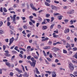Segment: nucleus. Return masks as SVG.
I'll list each match as a JSON object with an SVG mask.
<instances>
[{
    "instance_id": "052dcab7",
    "label": "nucleus",
    "mask_w": 77,
    "mask_h": 77,
    "mask_svg": "<svg viewBox=\"0 0 77 77\" xmlns=\"http://www.w3.org/2000/svg\"><path fill=\"white\" fill-rule=\"evenodd\" d=\"M19 56L21 58H23V55H22V54H19Z\"/></svg>"
},
{
    "instance_id": "338daca9",
    "label": "nucleus",
    "mask_w": 77,
    "mask_h": 77,
    "mask_svg": "<svg viewBox=\"0 0 77 77\" xmlns=\"http://www.w3.org/2000/svg\"><path fill=\"white\" fill-rule=\"evenodd\" d=\"M66 39H67V40H69V39H70V37H69L68 36L66 38Z\"/></svg>"
},
{
    "instance_id": "a211bd4d",
    "label": "nucleus",
    "mask_w": 77,
    "mask_h": 77,
    "mask_svg": "<svg viewBox=\"0 0 77 77\" xmlns=\"http://www.w3.org/2000/svg\"><path fill=\"white\" fill-rule=\"evenodd\" d=\"M47 27L46 26H43L42 29L43 30H45V29H47Z\"/></svg>"
},
{
    "instance_id": "39448f33",
    "label": "nucleus",
    "mask_w": 77,
    "mask_h": 77,
    "mask_svg": "<svg viewBox=\"0 0 77 77\" xmlns=\"http://www.w3.org/2000/svg\"><path fill=\"white\" fill-rule=\"evenodd\" d=\"M51 50L54 51H59V49L54 47L51 49Z\"/></svg>"
},
{
    "instance_id": "2f4dec72",
    "label": "nucleus",
    "mask_w": 77,
    "mask_h": 77,
    "mask_svg": "<svg viewBox=\"0 0 77 77\" xmlns=\"http://www.w3.org/2000/svg\"><path fill=\"white\" fill-rule=\"evenodd\" d=\"M30 20L32 22V23H33L34 24H35V21L32 19H30Z\"/></svg>"
},
{
    "instance_id": "ea45409f",
    "label": "nucleus",
    "mask_w": 77,
    "mask_h": 77,
    "mask_svg": "<svg viewBox=\"0 0 77 77\" xmlns=\"http://www.w3.org/2000/svg\"><path fill=\"white\" fill-rule=\"evenodd\" d=\"M72 63H75L76 64H77V62L74 60H72Z\"/></svg>"
},
{
    "instance_id": "20e7f679",
    "label": "nucleus",
    "mask_w": 77,
    "mask_h": 77,
    "mask_svg": "<svg viewBox=\"0 0 77 77\" xmlns=\"http://www.w3.org/2000/svg\"><path fill=\"white\" fill-rule=\"evenodd\" d=\"M24 45V42H20V44L18 45V46L20 47H23Z\"/></svg>"
},
{
    "instance_id": "1a4fd4ad",
    "label": "nucleus",
    "mask_w": 77,
    "mask_h": 77,
    "mask_svg": "<svg viewBox=\"0 0 77 77\" xmlns=\"http://www.w3.org/2000/svg\"><path fill=\"white\" fill-rule=\"evenodd\" d=\"M49 39V38L48 37H46V38L42 39V41H48Z\"/></svg>"
},
{
    "instance_id": "423d86ee",
    "label": "nucleus",
    "mask_w": 77,
    "mask_h": 77,
    "mask_svg": "<svg viewBox=\"0 0 77 77\" xmlns=\"http://www.w3.org/2000/svg\"><path fill=\"white\" fill-rule=\"evenodd\" d=\"M36 64V63L32 62V63L31 62V64H30L31 66H33V67H35V64Z\"/></svg>"
},
{
    "instance_id": "f704fd0d",
    "label": "nucleus",
    "mask_w": 77,
    "mask_h": 77,
    "mask_svg": "<svg viewBox=\"0 0 77 77\" xmlns=\"http://www.w3.org/2000/svg\"><path fill=\"white\" fill-rule=\"evenodd\" d=\"M3 21H1L0 22V27L2 26V25H3Z\"/></svg>"
},
{
    "instance_id": "aec40b11",
    "label": "nucleus",
    "mask_w": 77,
    "mask_h": 77,
    "mask_svg": "<svg viewBox=\"0 0 77 77\" xmlns=\"http://www.w3.org/2000/svg\"><path fill=\"white\" fill-rule=\"evenodd\" d=\"M5 55L6 57H9L10 56H11V55L9 54V53L7 54H5Z\"/></svg>"
},
{
    "instance_id": "c85d7f7f",
    "label": "nucleus",
    "mask_w": 77,
    "mask_h": 77,
    "mask_svg": "<svg viewBox=\"0 0 77 77\" xmlns=\"http://www.w3.org/2000/svg\"><path fill=\"white\" fill-rule=\"evenodd\" d=\"M54 20V17H51V22H53Z\"/></svg>"
},
{
    "instance_id": "58836bf2",
    "label": "nucleus",
    "mask_w": 77,
    "mask_h": 77,
    "mask_svg": "<svg viewBox=\"0 0 77 77\" xmlns=\"http://www.w3.org/2000/svg\"><path fill=\"white\" fill-rule=\"evenodd\" d=\"M6 46H5V45H3V49L4 51H5V49H6Z\"/></svg>"
},
{
    "instance_id": "603ef678",
    "label": "nucleus",
    "mask_w": 77,
    "mask_h": 77,
    "mask_svg": "<svg viewBox=\"0 0 77 77\" xmlns=\"http://www.w3.org/2000/svg\"><path fill=\"white\" fill-rule=\"evenodd\" d=\"M23 77H29V75H23Z\"/></svg>"
},
{
    "instance_id": "5fc2aeb1",
    "label": "nucleus",
    "mask_w": 77,
    "mask_h": 77,
    "mask_svg": "<svg viewBox=\"0 0 77 77\" xmlns=\"http://www.w3.org/2000/svg\"><path fill=\"white\" fill-rule=\"evenodd\" d=\"M52 54H53V56H54V57H56V54H55V53H53Z\"/></svg>"
},
{
    "instance_id": "3c124183",
    "label": "nucleus",
    "mask_w": 77,
    "mask_h": 77,
    "mask_svg": "<svg viewBox=\"0 0 77 77\" xmlns=\"http://www.w3.org/2000/svg\"><path fill=\"white\" fill-rule=\"evenodd\" d=\"M3 69H1L0 70V74H2V70Z\"/></svg>"
},
{
    "instance_id": "393cba45",
    "label": "nucleus",
    "mask_w": 77,
    "mask_h": 77,
    "mask_svg": "<svg viewBox=\"0 0 77 77\" xmlns=\"http://www.w3.org/2000/svg\"><path fill=\"white\" fill-rule=\"evenodd\" d=\"M29 24L30 25V26H33L34 27H35V25L33 24V23L31 22H29Z\"/></svg>"
},
{
    "instance_id": "473e14b6",
    "label": "nucleus",
    "mask_w": 77,
    "mask_h": 77,
    "mask_svg": "<svg viewBox=\"0 0 77 77\" xmlns=\"http://www.w3.org/2000/svg\"><path fill=\"white\" fill-rule=\"evenodd\" d=\"M54 3H56V4H58V3H59V2L55 0L54 1Z\"/></svg>"
},
{
    "instance_id": "e2e57ef3",
    "label": "nucleus",
    "mask_w": 77,
    "mask_h": 77,
    "mask_svg": "<svg viewBox=\"0 0 77 77\" xmlns=\"http://www.w3.org/2000/svg\"><path fill=\"white\" fill-rule=\"evenodd\" d=\"M54 15H60L59 13H55L54 14Z\"/></svg>"
},
{
    "instance_id": "9b49d317",
    "label": "nucleus",
    "mask_w": 77,
    "mask_h": 77,
    "mask_svg": "<svg viewBox=\"0 0 77 77\" xmlns=\"http://www.w3.org/2000/svg\"><path fill=\"white\" fill-rule=\"evenodd\" d=\"M45 4L46 6H50V4L46 2H45Z\"/></svg>"
},
{
    "instance_id": "6e6552de",
    "label": "nucleus",
    "mask_w": 77,
    "mask_h": 77,
    "mask_svg": "<svg viewBox=\"0 0 77 77\" xmlns=\"http://www.w3.org/2000/svg\"><path fill=\"white\" fill-rule=\"evenodd\" d=\"M52 77H56L57 76L56 74L54 72H53L52 74Z\"/></svg>"
},
{
    "instance_id": "864d4df0",
    "label": "nucleus",
    "mask_w": 77,
    "mask_h": 77,
    "mask_svg": "<svg viewBox=\"0 0 77 77\" xmlns=\"http://www.w3.org/2000/svg\"><path fill=\"white\" fill-rule=\"evenodd\" d=\"M33 18V16H30L29 17V19H30V20L32 19Z\"/></svg>"
},
{
    "instance_id": "c756f323",
    "label": "nucleus",
    "mask_w": 77,
    "mask_h": 77,
    "mask_svg": "<svg viewBox=\"0 0 77 77\" xmlns=\"http://www.w3.org/2000/svg\"><path fill=\"white\" fill-rule=\"evenodd\" d=\"M72 11H70L67 12V14H72Z\"/></svg>"
},
{
    "instance_id": "bf43d9fd",
    "label": "nucleus",
    "mask_w": 77,
    "mask_h": 77,
    "mask_svg": "<svg viewBox=\"0 0 77 77\" xmlns=\"http://www.w3.org/2000/svg\"><path fill=\"white\" fill-rule=\"evenodd\" d=\"M53 37L54 38H57V37H58V35H53Z\"/></svg>"
},
{
    "instance_id": "4468645a",
    "label": "nucleus",
    "mask_w": 77,
    "mask_h": 77,
    "mask_svg": "<svg viewBox=\"0 0 77 77\" xmlns=\"http://www.w3.org/2000/svg\"><path fill=\"white\" fill-rule=\"evenodd\" d=\"M50 46H46L44 48V50H47V49H50Z\"/></svg>"
},
{
    "instance_id": "2eb2a0df",
    "label": "nucleus",
    "mask_w": 77,
    "mask_h": 77,
    "mask_svg": "<svg viewBox=\"0 0 77 77\" xmlns=\"http://www.w3.org/2000/svg\"><path fill=\"white\" fill-rule=\"evenodd\" d=\"M35 69L37 73L38 74H40V72H39V71H38V68H35Z\"/></svg>"
},
{
    "instance_id": "0e129e2a",
    "label": "nucleus",
    "mask_w": 77,
    "mask_h": 77,
    "mask_svg": "<svg viewBox=\"0 0 77 77\" xmlns=\"http://www.w3.org/2000/svg\"><path fill=\"white\" fill-rule=\"evenodd\" d=\"M10 75H11V76H13V75H14V74H13V73L12 72H11L10 73Z\"/></svg>"
},
{
    "instance_id": "c9c22d12",
    "label": "nucleus",
    "mask_w": 77,
    "mask_h": 77,
    "mask_svg": "<svg viewBox=\"0 0 77 77\" xmlns=\"http://www.w3.org/2000/svg\"><path fill=\"white\" fill-rule=\"evenodd\" d=\"M45 72L46 73H49V75H50L51 73V72H50L49 71H46Z\"/></svg>"
},
{
    "instance_id": "49530a36",
    "label": "nucleus",
    "mask_w": 77,
    "mask_h": 77,
    "mask_svg": "<svg viewBox=\"0 0 77 77\" xmlns=\"http://www.w3.org/2000/svg\"><path fill=\"white\" fill-rule=\"evenodd\" d=\"M45 62L46 63V64H47L48 65H49V64H50V63H49V62H48L47 60H45Z\"/></svg>"
},
{
    "instance_id": "13d9d810",
    "label": "nucleus",
    "mask_w": 77,
    "mask_h": 77,
    "mask_svg": "<svg viewBox=\"0 0 77 77\" xmlns=\"http://www.w3.org/2000/svg\"><path fill=\"white\" fill-rule=\"evenodd\" d=\"M18 30H19V31H20V32H21V31H22V30H23V29H22V28H20L18 29Z\"/></svg>"
},
{
    "instance_id": "69168bd1",
    "label": "nucleus",
    "mask_w": 77,
    "mask_h": 77,
    "mask_svg": "<svg viewBox=\"0 0 77 77\" xmlns=\"http://www.w3.org/2000/svg\"><path fill=\"white\" fill-rule=\"evenodd\" d=\"M55 62H56V63H57V62H59V60H58V59H56L55 61Z\"/></svg>"
},
{
    "instance_id": "6ab92c4d",
    "label": "nucleus",
    "mask_w": 77,
    "mask_h": 77,
    "mask_svg": "<svg viewBox=\"0 0 77 77\" xmlns=\"http://www.w3.org/2000/svg\"><path fill=\"white\" fill-rule=\"evenodd\" d=\"M5 64L6 65L8 66H10V63L8 62H6L5 63Z\"/></svg>"
},
{
    "instance_id": "ddd939ff",
    "label": "nucleus",
    "mask_w": 77,
    "mask_h": 77,
    "mask_svg": "<svg viewBox=\"0 0 77 77\" xmlns=\"http://www.w3.org/2000/svg\"><path fill=\"white\" fill-rule=\"evenodd\" d=\"M46 20L45 19H44V21L42 22V24H47V22H46Z\"/></svg>"
},
{
    "instance_id": "b1692460",
    "label": "nucleus",
    "mask_w": 77,
    "mask_h": 77,
    "mask_svg": "<svg viewBox=\"0 0 77 77\" xmlns=\"http://www.w3.org/2000/svg\"><path fill=\"white\" fill-rule=\"evenodd\" d=\"M48 45H50L52 44V42L51 41H49V42L48 43Z\"/></svg>"
},
{
    "instance_id": "e433bc0d",
    "label": "nucleus",
    "mask_w": 77,
    "mask_h": 77,
    "mask_svg": "<svg viewBox=\"0 0 77 77\" xmlns=\"http://www.w3.org/2000/svg\"><path fill=\"white\" fill-rule=\"evenodd\" d=\"M30 58H31V56H28L27 57V59L28 60H30Z\"/></svg>"
},
{
    "instance_id": "de8ad7c7",
    "label": "nucleus",
    "mask_w": 77,
    "mask_h": 77,
    "mask_svg": "<svg viewBox=\"0 0 77 77\" xmlns=\"http://www.w3.org/2000/svg\"><path fill=\"white\" fill-rule=\"evenodd\" d=\"M13 9L12 8H9L8 10L9 11H12V10H13Z\"/></svg>"
},
{
    "instance_id": "680f3d73",
    "label": "nucleus",
    "mask_w": 77,
    "mask_h": 77,
    "mask_svg": "<svg viewBox=\"0 0 77 77\" xmlns=\"http://www.w3.org/2000/svg\"><path fill=\"white\" fill-rule=\"evenodd\" d=\"M46 1L47 2H48V3H50L51 2L50 0H46Z\"/></svg>"
},
{
    "instance_id": "5701e85b",
    "label": "nucleus",
    "mask_w": 77,
    "mask_h": 77,
    "mask_svg": "<svg viewBox=\"0 0 77 77\" xmlns=\"http://www.w3.org/2000/svg\"><path fill=\"white\" fill-rule=\"evenodd\" d=\"M19 50H22V51H26V49L21 48H19Z\"/></svg>"
},
{
    "instance_id": "f3484780",
    "label": "nucleus",
    "mask_w": 77,
    "mask_h": 77,
    "mask_svg": "<svg viewBox=\"0 0 77 77\" xmlns=\"http://www.w3.org/2000/svg\"><path fill=\"white\" fill-rule=\"evenodd\" d=\"M58 17V19L60 20L62 19V17H63V16H59Z\"/></svg>"
},
{
    "instance_id": "774afa93",
    "label": "nucleus",
    "mask_w": 77,
    "mask_h": 77,
    "mask_svg": "<svg viewBox=\"0 0 77 77\" xmlns=\"http://www.w3.org/2000/svg\"><path fill=\"white\" fill-rule=\"evenodd\" d=\"M57 27L59 29H60L61 27V26L60 25H58L57 26Z\"/></svg>"
},
{
    "instance_id": "dca6fc26",
    "label": "nucleus",
    "mask_w": 77,
    "mask_h": 77,
    "mask_svg": "<svg viewBox=\"0 0 77 77\" xmlns=\"http://www.w3.org/2000/svg\"><path fill=\"white\" fill-rule=\"evenodd\" d=\"M14 17H15V19H16V17H17V15L15 14H14L13 15V17H12V16H10V18H11V19H13V20L14 19Z\"/></svg>"
},
{
    "instance_id": "0eeeda50",
    "label": "nucleus",
    "mask_w": 77,
    "mask_h": 77,
    "mask_svg": "<svg viewBox=\"0 0 77 77\" xmlns=\"http://www.w3.org/2000/svg\"><path fill=\"white\" fill-rule=\"evenodd\" d=\"M51 7L52 9V10H56L57 9V8L54 5H51Z\"/></svg>"
},
{
    "instance_id": "72a5a7b5",
    "label": "nucleus",
    "mask_w": 77,
    "mask_h": 77,
    "mask_svg": "<svg viewBox=\"0 0 77 77\" xmlns=\"http://www.w3.org/2000/svg\"><path fill=\"white\" fill-rule=\"evenodd\" d=\"M23 27L24 28V29H27V27L26 26L24 25L23 26Z\"/></svg>"
},
{
    "instance_id": "8fccbe9b",
    "label": "nucleus",
    "mask_w": 77,
    "mask_h": 77,
    "mask_svg": "<svg viewBox=\"0 0 77 77\" xmlns=\"http://www.w3.org/2000/svg\"><path fill=\"white\" fill-rule=\"evenodd\" d=\"M47 59L48 60V62H50L51 60V59L49 58H47Z\"/></svg>"
},
{
    "instance_id": "f03ea898",
    "label": "nucleus",
    "mask_w": 77,
    "mask_h": 77,
    "mask_svg": "<svg viewBox=\"0 0 77 77\" xmlns=\"http://www.w3.org/2000/svg\"><path fill=\"white\" fill-rule=\"evenodd\" d=\"M14 41V38L13 37H12V38L10 39V43L9 44V45H11Z\"/></svg>"
},
{
    "instance_id": "f257e3e1",
    "label": "nucleus",
    "mask_w": 77,
    "mask_h": 77,
    "mask_svg": "<svg viewBox=\"0 0 77 77\" xmlns=\"http://www.w3.org/2000/svg\"><path fill=\"white\" fill-rule=\"evenodd\" d=\"M68 66L69 69H70V70H71V71H73V70H74V65L72 63H69V64Z\"/></svg>"
},
{
    "instance_id": "4c0bfd02",
    "label": "nucleus",
    "mask_w": 77,
    "mask_h": 77,
    "mask_svg": "<svg viewBox=\"0 0 77 77\" xmlns=\"http://www.w3.org/2000/svg\"><path fill=\"white\" fill-rule=\"evenodd\" d=\"M15 55H14L11 58V60H14V58H15Z\"/></svg>"
},
{
    "instance_id": "37998d69",
    "label": "nucleus",
    "mask_w": 77,
    "mask_h": 77,
    "mask_svg": "<svg viewBox=\"0 0 77 77\" xmlns=\"http://www.w3.org/2000/svg\"><path fill=\"white\" fill-rule=\"evenodd\" d=\"M11 53L12 54H15V53H17V52L15 51H13L11 52Z\"/></svg>"
},
{
    "instance_id": "bb28decb",
    "label": "nucleus",
    "mask_w": 77,
    "mask_h": 77,
    "mask_svg": "<svg viewBox=\"0 0 77 77\" xmlns=\"http://www.w3.org/2000/svg\"><path fill=\"white\" fill-rule=\"evenodd\" d=\"M63 53L64 54H66L67 53V51L65 49H63Z\"/></svg>"
},
{
    "instance_id": "412c9836",
    "label": "nucleus",
    "mask_w": 77,
    "mask_h": 77,
    "mask_svg": "<svg viewBox=\"0 0 77 77\" xmlns=\"http://www.w3.org/2000/svg\"><path fill=\"white\" fill-rule=\"evenodd\" d=\"M3 11L5 12H8V10H7V9H6L5 8H3Z\"/></svg>"
},
{
    "instance_id": "a18cd8bd",
    "label": "nucleus",
    "mask_w": 77,
    "mask_h": 77,
    "mask_svg": "<svg viewBox=\"0 0 77 77\" xmlns=\"http://www.w3.org/2000/svg\"><path fill=\"white\" fill-rule=\"evenodd\" d=\"M45 20H46V21H47L48 23H49V21H50V20L48 19H45Z\"/></svg>"
},
{
    "instance_id": "7ed1b4c3",
    "label": "nucleus",
    "mask_w": 77,
    "mask_h": 77,
    "mask_svg": "<svg viewBox=\"0 0 77 77\" xmlns=\"http://www.w3.org/2000/svg\"><path fill=\"white\" fill-rule=\"evenodd\" d=\"M30 6L31 8L32 9H33V10H35V11H37V9L35 7H34V6H33V4H30Z\"/></svg>"
},
{
    "instance_id": "4be33fe9",
    "label": "nucleus",
    "mask_w": 77,
    "mask_h": 77,
    "mask_svg": "<svg viewBox=\"0 0 77 77\" xmlns=\"http://www.w3.org/2000/svg\"><path fill=\"white\" fill-rule=\"evenodd\" d=\"M73 57H75V59H77V52L76 53V54H75L73 56Z\"/></svg>"
},
{
    "instance_id": "f8f14e48",
    "label": "nucleus",
    "mask_w": 77,
    "mask_h": 77,
    "mask_svg": "<svg viewBox=\"0 0 77 77\" xmlns=\"http://www.w3.org/2000/svg\"><path fill=\"white\" fill-rule=\"evenodd\" d=\"M69 32V29H65L64 30V33H67L68 32Z\"/></svg>"
},
{
    "instance_id": "09e8293b",
    "label": "nucleus",
    "mask_w": 77,
    "mask_h": 77,
    "mask_svg": "<svg viewBox=\"0 0 77 77\" xmlns=\"http://www.w3.org/2000/svg\"><path fill=\"white\" fill-rule=\"evenodd\" d=\"M21 18L23 20H25L26 19V17H22Z\"/></svg>"
},
{
    "instance_id": "9d476101",
    "label": "nucleus",
    "mask_w": 77,
    "mask_h": 77,
    "mask_svg": "<svg viewBox=\"0 0 77 77\" xmlns=\"http://www.w3.org/2000/svg\"><path fill=\"white\" fill-rule=\"evenodd\" d=\"M15 16H14L13 20V22L14 24H17V23H16V22H15V21H16V20H15Z\"/></svg>"
},
{
    "instance_id": "cd10ccee",
    "label": "nucleus",
    "mask_w": 77,
    "mask_h": 77,
    "mask_svg": "<svg viewBox=\"0 0 77 77\" xmlns=\"http://www.w3.org/2000/svg\"><path fill=\"white\" fill-rule=\"evenodd\" d=\"M9 28L11 29V30H14V27L13 26H9Z\"/></svg>"
},
{
    "instance_id": "a19ab883",
    "label": "nucleus",
    "mask_w": 77,
    "mask_h": 77,
    "mask_svg": "<svg viewBox=\"0 0 77 77\" xmlns=\"http://www.w3.org/2000/svg\"><path fill=\"white\" fill-rule=\"evenodd\" d=\"M54 24H52L51 25V26H50V29H51L53 27H54Z\"/></svg>"
},
{
    "instance_id": "c03bdc74",
    "label": "nucleus",
    "mask_w": 77,
    "mask_h": 77,
    "mask_svg": "<svg viewBox=\"0 0 77 77\" xmlns=\"http://www.w3.org/2000/svg\"><path fill=\"white\" fill-rule=\"evenodd\" d=\"M49 56L50 58H52V57H53V56H52V54H50L49 55Z\"/></svg>"
},
{
    "instance_id": "7c9ffc66",
    "label": "nucleus",
    "mask_w": 77,
    "mask_h": 77,
    "mask_svg": "<svg viewBox=\"0 0 77 77\" xmlns=\"http://www.w3.org/2000/svg\"><path fill=\"white\" fill-rule=\"evenodd\" d=\"M45 16L47 18H49V17L50 16V14H46Z\"/></svg>"
},
{
    "instance_id": "4d7b16f0",
    "label": "nucleus",
    "mask_w": 77,
    "mask_h": 77,
    "mask_svg": "<svg viewBox=\"0 0 77 77\" xmlns=\"http://www.w3.org/2000/svg\"><path fill=\"white\" fill-rule=\"evenodd\" d=\"M71 24H73V20H71L70 21Z\"/></svg>"
},
{
    "instance_id": "79ce46f5",
    "label": "nucleus",
    "mask_w": 77,
    "mask_h": 77,
    "mask_svg": "<svg viewBox=\"0 0 77 77\" xmlns=\"http://www.w3.org/2000/svg\"><path fill=\"white\" fill-rule=\"evenodd\" d=\"M11 25V23L9 22H8L7 23V26H9L10 25Z\"/></svg>"
},
{
    "instance_id": "6e6d98bb",
    "label": "nucleus",
    "mask_w": 77,
    "mask_h": 77,
    "mask_svg": "<svg viewBox=\"0 0 77 77\" xmlns=\"http://www.w3.org/2000/svg\"><path fill=\"white\" fill-rule=\"evenodd\" d=\"M5 41L6 42H9V39L8 38L5 39Z\"/></svg>"
},
{
    "instance_id": "a878e982",
    "label": "nucleus",
    "mask_w": 77,
    "mask_h": 77,
    "mask_svg": "<svg viewBox=\"0 0 77 77\" xmlns=\"http://www.w3.org/2000/svg\"><path fill=\"white\" fill-rule=\"evenodd\" d=\"M26 62H27V63H30V64H31V63H32V62H31V61L29 60H26Z\"/></svg>"
}]
</instances>
